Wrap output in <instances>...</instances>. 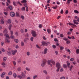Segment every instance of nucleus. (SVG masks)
<instances>
[{"label": "nucleus", "instance_id": "1", "mask_svg": "<svg viewBox=\"0 0 79 79\" xmlns=\"http://www.w3.org/2000/svg\"><path fill=\"white\" fill-rule=\"evenodd\" d=\"M46 62H47V60H46L44 59L43 60V63L41 64L42 67H44L45 64H46Z\"/></svg>", "mask_w": 79, "mask_h": 79}, {"label": "nucleus", "instance_id": "2", "mask_svg": "<svg viewBox=\"0 0 79 79\" xmlns=\"http://www.w3.org/2000/svg\"><path fill=\"white\" fill-rule=\"evenodd\" d=\"M31 34L33 37H36L37 36V33H36V32L35 31H32Z\"/></svg>", "mask_w": 79, "mask_h": 79}, {"label": "nucleus", "instance_id": "3", "mask_svg": "<svg viewBox=\"0 0 79 79\" xmlns=\"http://www.w3.org/2000/svg\"><path fill=\"white\" fill-rule=\"evenodd\" d=\"M0 19H1L0 24H3L4 23V18H3V17H0Z\"/></svg>", "mask_w": 79, "mask_h": 79}, {"label": "nucleus", "instance_id": "4", "mask_svg": "<svg viewBox=\"0 0 79 79\" xmlns=\"http://www.w3.org/2000/svg\"><path fill=\"white\" fill-rule=\"evenodd\" d=\"M48 51V49L47 48H45L44 49V52H42V54H44V55H45L46 54H47V52Z\"/></svg>", "mask_w": 79, "mask_h": 79}, {"label": "nucleus", "instance_id": "5", "mask_svg": "<svg viewBox=\"0 0 79 79\" xmlns=\"http://www.w3.org/2000/svg\"><path fill=\"white\" fill-rule=\"evenodd\" d=\"M10 15L11 17H15V13L13 12H11L10 13Z\"/></svg>", "mask_w": 79, "mask_h": 79}, {"label": "nucleus", "instance_id": "6", "mask_svg": "<svg viewBox=\"0 0 79 79\" xmlns=\"http://www.w3.org/2000/svg\"><path fill=\"white\" fill-rule=\"evenodd\" d=\"M12 54L13 55H15V53L17 52V50H12L11 51Z\"/></svg>", "mask_w": 79, "mask_h": 79}, {"label": "nucleus", "instance_id": "7", "mask_svg": "<svg viewBox=\"0 0 79 79\" xmlns=\"http://www.w3.org/2000/svg\"><path fill=\"white\" fill-rule=\"evenodd\" d=\"M56 68H61V66H60V64L59 63H57L56 64Z\"/></svg>", "mask_w": 79, "mask_h": 79}, {"label": "nucleus", "instance_id": "8", "mask_svg": "<svg viewBox=\"0 0 79 79\" xmlns=\"http://www.w3.org/2000/svg\"><path fill=\"white\" fill-rule=\"evenodd\" d=\"M50 63H52L53 65L55 64V62L52 59L50 60Z\"/></svg>", "mask_w": 79, "mask_h": 79}, {"label": "nucleus", "instance_id": "9", "mask_svg": "<svg viewBox=\"0 0 79 79\" xmlns=\"http://www.w3.org/2000/svg\"><path fill=\"white\" fill-rule=\"evenodd\" d=\"M73 23L74 24H76V25H77V24H79V23L78 22H77V20H73Z\"/></svg>", "mask_w": 79, "mask_h": 79}, {"label": "nucleus", "instance_id": "10", "mask_svg": "<svg viewBox=\"0 0 79 79\" xmlns=\"http://www.w3.org/2000/svg\"><path fill=\"white\" fill-rule=\"evenodd\" d=\"M47 62L48 64L49 65H50L51 66V67H52V64H51V62H50V60H48Z\"/></svg>", "mask_w": 79, "mask_h": 79}, {"label": "nucleus", "instance_id": "11", "mask_svg": "<svg viewBox=\"0 0 79 79\" xmlns=\"http://www.w3.org/2000/svg\"><path fill=\"white\" fill-rule=\"evenodd\" d=\"M5 37H7V38H8V39H10V36L7 33H6L4 35Z\"/></svg>", "mask_w": 79, "mask_h": 79}, {"label": "nucleus", "instance_id": "12", "mask_svg": "<svg viewBox=\"0 0 79 79\" xmlns=\"http://www.w3.org/2000/svg\"><path fill=\"white\" fill-rule=\"evenodd\" d=\"M8 9L10 10H13V7L11 6H9L8 7Z\"/></svg>", "mask_w": 79, "mask_h": 79}, {"label": "nucleus", "instance_id": "13", "mask_svg": "<svg viewBox=\"0 0 79 79\" xmlns=\"http://www.w3.org/2000/svg\"><path fill=\"white\" fill-rule=\"evenodd\" d=\"M65 50L67 52H69V54L71 53V50H70L69 49H68V48H65Z\"/></svg>", "mask_w": 79, "mask_h": 79}, {"label": "nucleus", "instance_id": "14", "mask_svg": "<svg viewBox=\"0 0 79 79\" xmlns=\"http://www.w3.org/2000/svg\"><path fill=\"white\" fill-rule=\"evenodd\" d=\"M70 64H70V63H69V62H68V61L67 62V65L69 68H70Z\"/></svg>", "mask_w": 79, "mask_h": 79}, {"label": "nucleus", "instance_id": "15", "mask_svg": "<svg viewBox=\"0 0 79 79\" xmlns=\"http://www.w3.org/2000/svg\"><path fill=\"white\" fill-rule=\"evenodd\" d=\"M7 54L8 55H11V51H8L7 52Z\"/></svg>", "mask_w": 79, "mask_h": 79}, {"label": "nucleus", "instance_id": "16", "mask_svg": "<svg viewBox=\"0 0 79 79\" xmlns=\"http://www.w3.org/2000/svg\"><path fill=\"white\" fill-rule=\"evenodd\" d=\"M43 73H45L46 75H47L48 74V73L47 72V71H46V70H43Z\"/></svg>", "mask_w": 79, "mask_h": 79}, {"label": "nucleus", "instance_id": "17", "mask_svg": "<svg viewBox=\"0 0 79 79\" xmlns=\"http://www.w3.org/2000/svg\"><path fill=\"white\" fill-rule=\"evenodd\" d=\"M21 3H27V1L26 0H23L21 1Z\"/></svg>", "mask_w": 79, "mask_h": 79}, {"label": "nucleus", "instance_id": "18", "mask_svg": "<svg viewBox=\"0 0 79 79\" xmlns=\"http://www.w3.org/2000/svg\"><path fill=\"white\" fill-rule=\"evenodd\" d=\"M41 44H42V45L43 46H45V42L43 41L41 42Z\"/></svg>", "mask_w": 79, "mask_h": 79}, {"label": "nucleus", "instance_id": "19", "mask_svg": "<svg viewBox=\"0 0 79 79\" xmlns=\"http://www.w3.org/2000/svg\"><path fill=\"white\" fill-rule=\"evenodd\" d=\"M50 44V42H45V45L46 46H47L48 45V44Z\"/></svg>", "mask_w": 79, "mask_h": 79}, {"label": "nucleus", "instance_id": "20", "mask_svg": "<svg viewBox=\"0 0 79 79\" xmlns=\"http://www.w3.org/2000/svg\"><path fill=\"white\" fill-rule=\"evenodd\" d=\"M38 77V76H37V75H35L33 77V79H35L36 78H37Z\"/></svg>", "mask_w": 79, "mask_h": 79}, {"label": "nucleus", "instance_id": "21", "mask_svg": "<svg viewBox=\"0 0 79 79\" xmlns=\"http://www.w3.org/2000/svg\"><path fill=\"white\" fill-rule=\"evenodd\" d=\"M3 32L4 34H7V33H8V31L6 30H5L3 31Z\"/></svg>", "mask_w": 79, "mask_h": 79}, {"label": "nucleus", "instance_id": "22", "mask_svg": "<svg viewBox=\"0 0 79 79\" xmlns=\"http://www.w3.org/2000/svg\"><path fill=\"white\" fill-rule=\"evenodd\" d=\"M47 31L48 34L51 33V30L49 29H47Z\"/></svg>", "mask_w": 79, "mask_h": 79}, {"label": "nucleus", "instance_id": "23", "mask_svg": "<svg viewBox=\"0 0 79 79\" xmlns=\"http://www.w3.org/2000/svg\"><path fill=\"white\" fill-rule=\"evenodd\" d=\"M5 40H6V41L8 43H10V40L8 39H7V38H5Z\"/></svg>", "mask_w": 79, "mask_h": 79}, {"label": "nucleus", "instance_id": "24", "mask_svg": "<svg viewBox=\"0 0 79 79\" xmlns=\"http://www.w3.org/2000/svg\"><path fill=\"white\" fill-rule=\"evenodd\" d=\"M29 40V39L28 38H25L24 40V42L27 43V40Z\"/></svg>", "mask_w": 79, "mask_h": 79}, {"label": "nucleus", "instance_id": "25", "mask_svg": "<svg viewBox=\"0 0 79 79\" xmlns=\"http://www.w3.org/2000/svg\"><path fill=\"white\" fill-rule=\"evenodd\" d=\"M59 47L60 48V49L61 50H63V49H64V47L61 46H59Z\"/></svg>", "mask_w": 79, "mask_h": 79}, {"label": "nucleus", "instance_id": "26", "mask_svg": "<svg viewBox=\"0 0 79 79\" xmlns=\"http://www.w3.org/2000/svg\"><path fill=\"white\" fill-rule=\"evenodd\" d=\"M16 16L17 17H19V14L18 12H16Z\"/></svg>", "mask_w": 79, "mask_h": 79}, {"label": "nucleus", "instance_id": "27", "mask_svg": "<svg viewBox=\"0 0 79 79\" xmlns=\"http://www.w3.org/2000/svg\"><path fill=\"white\" fill-rule=\"evenodd\" d=\"M8 23H9V24H10L11 23V20L10 19H8Z\"/></svg>", "mask_w": 79, "mask_h": 79}, {"label": "nucleus", "instance_id": "28", "mask_svg": "<svg viewBox=\"0 0 79 79\" xmlns=\"http://www.w3.org/2000/svg\"><path fill=\"white\" fill-rule=\"evenodd\" d=\"M63 67L64 68H67V67H68L67 66V65H66V64H64L63 65Z\"/></svg>", "mask_w": 79, "mask_h": 79}, {"label": "nucleus", "instance_id": "29", "mask_svg": "<svg viewBox=\"0 0 79 79\" xmlns=\"http://www.w3.org/2000/svg\"><path fill=\"white\" fill-rule=\"evenodd\" d=\"M11 27H12V25L10 24L9 25V30H10L11 29Z\"/></svg>", "mask_w": 79, "mask_h": 79}, {"label": "nucleus", "instance_id": "30", "mask_svg": "<svg viewBox=\"0 0 79 79\" xmlns=\"http://www.w3.org/2000/svg\"><path fill=\"white\" fill-rule=\"evenodd\" d=\"M63 40H65V41H67L68 40V39L67 38L64 37L63 38Z\"/></svg>", "mask_w": 79, "mask_h": 79}, {"label": "nucleus", "instance_id": "31", "mask_svg": "<svg viewBox=\"0 0 79 79\" xmlns=\"http://www.w3.org/2000/svg\"><path fill=\"white\" fill-rule=\"evenodd\" d=\"M25 69H26V70H27V71H31V69H30L28 67H26Z\"/></svg>", "mask_w": 79, "mask_h": 79}, {"label": "nucleus", "instance_id": "32", "mask_svg": "<svg viewBox=\"0 0 79 79\" xmlns=\"http://www.w3.org/2000/svg\"><path fill=\"white\" fill-rule=\"evenodd\" d=\"M74 13H77V14H78V13H79V11H77V10H75L74 11Z\"/></svg>", "mask_w": 79, "mask_h": 79}, {"label": "nucleus", "instance_id": "33", "mask_svg": "<svg viewBox=\"0 0 79 79\" xmlns=\"http://www.w3.org/2000/svg\"><path fill=\"white\" fill-rule=\"evenodd\" d=\"M58 7V6H53L52 7V8H53V9H56V8H57Z\"/></svg>", "mask_w": 79, "mask_h": 79}, {"label": "nucleus", "instance_id": "34", "mask_svg": "<svg viewBox=\"0 0 79 79\" xmlns=\"http://www.w3.org/2000/svg\"><path fill=\"white\" fill-rule=\"evenodd\" d=\"M72 1H73V0H68L67 1V3H68V4H69V3H71V1L72 2Z\"/></svg>", "mask_w": 79, "mask_h": 79}, {"label": "nucleus", "instance_id": "35", "mask_svg": "<svg viewBox=\"0 0 79 79\" xmlns=\"http://www.w3.org/2000/svg\"><path fill=\"white\" fill-rule=\"evenodd\" d=\"M21 77H22V78H25V75L24 74H21Z\"/></svg>", "mask_w": 79, "mask_h": 79}, {"label": "nucleus", "instance_id": "36", "mask_svg": "<svg viewBox=\"0 0 79 79\" xmlns=\"http://www.w3.org/2000/svg\"><path fill=\"white\" fill-rule=\"evenodd\" d=\"M18 78H19V79H22V77H21V76L18 75L17 76Z\"/></svg>", "mask_w": 79, "mask_h": 79}, {"label": "nucleus", "instance_id": "37", "mask_svg": "<svg viewBox=\"0 0 79 79\" xmlns=\"http://www.w3.org/2000/svg\"><path fill=\"white\" fill-rule=\"evenodd\" d=\"M12 63H13L14 66H16V61H12Z\"/></svg>", "mask_w": 79, "mask_h": 79}, {"label": "nucleus", "instance_id": "38", "mask_svg": "<svg viewBox=\"0 0 79 79\" xmlns=\"http://www.w3.org/2000/svg\"><path fill=\"white\" fill-rule=\"evenodd\" d=\"M13 77L15 78H16V77H17V75H16V73H14L13 75Z\"/></svg>", "mask_w": 79, "mask_h": 79}, {"label": "nucleus", "instance_id": "39", "mask_svg": "<svg viewBox=\"0 0 79 79\" xmlns=\"http://www.w3.org/2000/svg\"><path fill=\"white\" fill-rule=\"evenodd\" d=\"M21 46H24V42H23L21 41Z\"/></svg>", "mask_w": 79, "mask_h": 79}, {"label": "nucleus", "instance_id": "40", "mask_svg": "<svg viewBox=\"0 0 79 79\" xmlns=\"http://www.w3.org/2000/svg\"><path fill=\"white\" fill-rule=\"evenodd\" d=\"M36 47L38 48H39V49H40V46H39V45H38V44H36Z\"/></svg>", "mask_w": 79, "mask_h": 79}, {"label": "nucleus", "instance_id": "41", "mask_svg": "<svg viewBox=\"0 0 79 79\" xmlns=\"http://www.w3.org/2000/svg\"><path fill=\"white\" fill-rule=\"evenodd\" d=\"M11 74H12V72L10 71L8 73V75H9V76H11Z\"/></svg>", "mask_w": 79, "mask_h": 79}, {"label": "nucleus", "instance_id": "42", "mask_svg": "<svg viewBox=\"0 0 79 79\" xmlns=\"http://www.w3.org/2000/svg\"><path fill=\"white\" fill-rule=\"evenodd\" d=\"M15 42L16 43H18V42H19V40L18 39H15Z\"/></svg>", "mask_w": 79, "mask_h": 79}, {"label": "nucleus", "instance_id": "43", "mask_svg": "<svg viewBox=\"0 0 79 79\" xmlns=\"http://www.w3.org/2000/svg\"><path fill=\"white\" fill-rule=\"evenodd\" d=\"M21 18L23 20L24 19V17L23 15H21Z\"/></svg>", "mask_w": 79, "mask_h": 79}, {"label": "nucleus", "instance_id": "44", "mask_svg": "<svg viewBox=\"0 0 79 79\" xmlns=\"http://www.w3.org/2000/svg\"><path fill=\"white\" fill-rule=\"evenodd\" d=\"M13 5L14 6H16V2H13Z\"/></svg>", "mask_w": 79, "mask_h": 79}, {"label": "nucleus", "instance_id": "45", "mask_svg": "<svg viewBox=\"0 0 79 79\" xmlns=\"http://www.w3.org/2000/svg\"><path fill=\"white\" fill-rule=\"evenodd\" d=\"M23 11H25V7H23L21 9Z\"/></svg>", "mask_w": 79, "mask_h": 79}, {"label": "nucleus", "instance_id": "46", "mask_svg": "<svg viewBox=\"0 0 79 79\" xmlns=\"http://www.w3.org/2000/svg\"><path fill=\"white\" fill-rule=\"evenodd\" d=\"M73 65H71L70 67H69V70L70 71H71V70L72 69H73Z\"/></svg>", "mask_w": 79, "mask_h": 79}, {"label": "nucleus", "instance_id": "47", "mask_svg": "<svg viewBox=\"0 0 79 79\" xmlns=\"http://www.w3.org/2000/svg\"><path fill=\"white\" fill-rule=\"evenodd\" d=\"M16 3L17 4H19V5H21V6H22V4L21 3V2H17Z\"/></svg>", "mask_w": 79, "mask_h": 79}, {"label": "nucleus", "instance_id": "48", "mask_svg": "<svg viewBox=\"0 0 79 79\" xmlns=\"http://www.w3.org/2000/svg\"><path fill=\"white\" fill-rule=\"evenodd\" d=\"M76 52H77V54H79V49H77L76 50Z\"/></svg>", "mask_w": 79, "mask_h": 79}, {"label": "nucleus", "instance_id": "49", "mask_svg": "<svg viewBox=\"0 0 79 79\" xmlns=\"http://www.w3.org/2000/svg\"><path fill=\"white\" fill-rule=\"evenodd\" d=\"M60 37L61 38H63L64 37V35L63 34H60Z\"/></svg>", "mask_w": 79, "mask_h": 79}, {"label": "nucleus", "instance_id": "50", "mask_svg": "<svg viewBox=\"0 0 79 79\" xmlns=\"http://www.w3.org/2000/svg\"><path fill=\"white\" fill-rule=\"evenodd\" d=\"M3 60L4 61H6V57H4Z\"/></svg>", "mask_w": 79, "mask_h": 79}, {"label": "nucleus", "instance_id": "51", "mask_svg": "<svg viewBox=\"0 0 79 79\" xmlns=\"http://www.w3.org/2000/svg\"><path fill=\"white\" fill-rule=\"evenodd\" d=\"M70 43V41L68 40L66 42V44H69V43Z\"/></svg>", "mask_w": 79, "mask_h": 79}, {"label": "nucleus", "instance_id": "52", "mask_svg": "<svg viewBox=\"0 0 79 79\" xmlns=\"http://www.w3.org/2000/svg\"><path fill=\"white\" fill-rule=\"evenodd\" d=\"M52 48H56V46L55 45H52Z\"/></svg>", "mask_w": 79, "mask_h": 79}, {"label": "nucleus", "instance_id": "53", "mask_svg": "<svg viewBox=\"0 0 79 79\" xmlns=\"http://www.w3.org/2000/svg\"><path fill=\"white\" fill-rule=\"evenodd\" d=\"M27 56H29L30 55V53L29 52H27Z\"/></svg>", "mask_w": 79, "mask_h": 79}, {"label": "nucleus", "instance_id": "54", "mask_svg": "<svg viewBox=\"0 0 79 79\" xmlns=\"http://www.w3.org/2000/svg\"><path fill=\"white\" fill-rule=\"evenodd\" d=\"M33 39H34V37H31L30 38V40H31V42H33Z\"/></svg>", "mask_w": 79, "mask_h": 79}, {"label": "nucleus", "instance_id": "55", "mask_svg": "<svg viewBox=\"0 0 79 79\" xmlns=\"http://www.w3.org/2000/svg\"><path fill=\"white\" fill-rule=\"evenodd\" d=\"M6 64H5V63L4 62H2V66H5Z\"/></svg>", "mask_w": 79, "mask_h": 79}, {"label": "nucleus", "instance_id": "56", "mask_svg": "<svg viewBox=\"0 0 79 79\" xmlns=\"http://www.w3.org/2000/svg\"><path fill=\"white\" fill-rule=\"evenodd\" d=\"M17 61H18V63H21V59H19Z\"/></svg>", "mask_w": 79, "mask_h": 79}, {"label": "nucleus", "instance_id": "57", "mask_svg": "<svg viewBox=\"0 0 79 79\" xmlns=\"http://www.w3.org/2000/svg\"><path fill=\"white\" fill-rule=\"evenodd\" d=\"M10 38H11V39H15V37H14V36L12 35L10 36Z\"/></svg>", "mask_w": 79, "mask_h": 79}, {"label": "nucleus", "instance_id": "58", "mask_svg": "<svg viewBox=\"0 0 79 79\" xmlns=\"http://www.w3.org/2000/svg\"><path fill=\"white\" fill-rule=\"evenodd\" d=\"M54 40L55 42H58V40L56 38L54 39Z\"/></svg>", "mask_w": 79, "mask_h": 79}, {"label": "nucleus", "instance_id": "59", "mask_svg": "<svg viewBox=\"0 0 79 79\" xmlns=\"http://www.w3.org/2000/svg\"><path fill=\"white\" fill-rule=\"evenodd\" d=\"M71 39H73V40H74V39H75V38L74 37V36H72Z\"/></svg>", "mask_w": 79, "mask_h": 79}, {"label": "nucleus", "instance_id": "60", "mask_svg": "<svg viewBox=\"0 0 79 79\" xmlns=\"http://www.w3.org/2000/svg\"><path fill=\"white\" fill-rule=\"evenodd\" d=\"M55 52L56 55H58V52L57 51H56Z\"/></svg>", "mask_w": 79, "mask_h": 79}, {"label": "nucleus", "instance_id": "61", "mask_svg": "<svg viewBox=\"0 0 79 79\" xmlns=\"http://www.w3.org/2000/svg\"><path fill=\"white\" fill-rule=\"evenodd\" d=\"M60 13H61V14H63V9L61 10Z\"/></svg>", "mask_w": 79, "mask_h": 79}, {"label": "nucleus", "instance_id": "62", "mask_svg": "<svg viewBox=\"0 0 79 79\" xmlns=\"http://www.w3.org/2000/svg\"><path fill=\"white\" fill-rule=\"evenodd\" d=\"M70 60V61H74V59L73 58H71Z\"/></svg>", "mask_w": 79, "mask_h": 79}, {"label": "nucleus", "instance_id": "63", "mask_svg": "<svg viewBox=\"0 0 79 79\" xmlns=\"http://www.w3.org/2000/svg\"><path fill=\"white\" fill-rule=\"evenodd\" d=\"M18 71H21V67H19L17 69Z\"/></svg>", "mask_w": 79, "mask_h": 79}, {"label": "nucleus", "instance_id": "64", "mask_svg": "<svg viewBox=\"0 0 79 79\" xmlns=\"http://www.w3.org/2000/svg\"><path fill=\"white\" fill-rule=\"evenodd\" d=\"M60 79H65V77H62Z\"/></svg>", "mask_w": 79, "mask_h": 79}]
</instances>
